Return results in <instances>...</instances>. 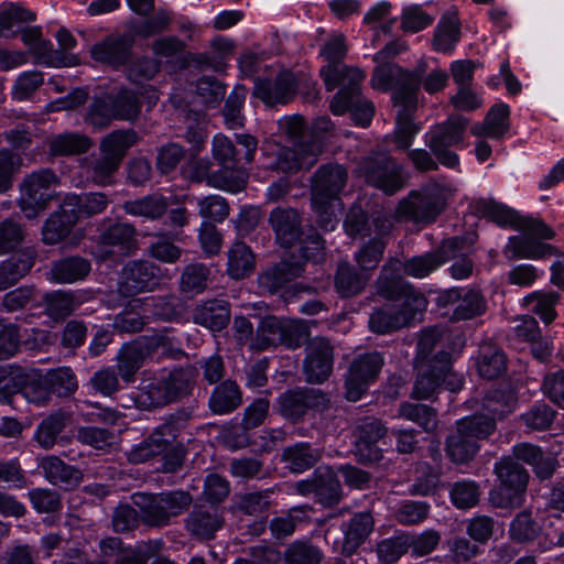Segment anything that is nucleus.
Segmentation results:
<instances>
[{
  "instance_id": "obj_1",
  "label": "nucleus",
  "mask_w": 564,
  "mask_h": 564,
  "mask_svg": "<svg viewBox=\"0 0 564 564\" xmlns=\"http://www.w3.org/2000/svg\"><path fill=\"white\" fill-rule=\"evenodd\" d=\"M448 80L449 74L446 69L441 67L430 69L424 59H421L411 70L398 64H381L375 68L371 78L375 89L392 90L394 102H406L410 107L417 106L421 89L429 95H436L446 88Z\"/></svg>"
},
{
  "instance_id": "obj_2",
  "label": "nucleus",
  "mask_w": 564,
  "mask_h": 564,
  "mask_svg": "<svg viewBox=\"0 0 564 564\" xmlns=\"http://www.w3.org/2000/svg\"><path fill=\"white\" fill-rule=\"evenodd\" d=\"M235 141L243 152L223 133L215 134L212 142L213 158L221 167L213 175V186L231 192L243 187L246 180L240 176V171L253 162L258 150V139L252 134L235 133Z\"/></svg>"
},
{
  "instance_id": "obj_3",
  "label": "nucleus",
  "mask_w": 564,
  "mask_h": 564,
  "mask_svg": "<svg viewBox=\"0 0 564 564\" xmlns=\"http://www.w3.org/2000/svg\"><path fill=\"white\" fill-rule=\"evenodd\" d=\"M348 180L347 170L337 163L323 164L312 181V207L317 224L324 230H334L337 224L336 210L343 208L340 194Z\"/></svg>"
},
{
  "instance_id": "obj_4",
  "label": "nucleus",
  "mask_w": 564,
  "mask_h": 564,
  "mask_svg": "<svg viewBox=\"0 0 564 564\" xmlns=\"http://www.w3.org/2000/svg\"><path fill=\"white\" fill-rule=\"evenodd\" d=\"M453 187L445 180H432L420 189H412L395 209L400 218L414 224L429 225L444 212Z\"/></svg>"
},
{
  "instance_id": "obj_5",
  "label": "nucleus",
  "mask_w": 564,
  "mask_h": 564,
  "mask_svg": "<svg viewBox=\"0 0 564 564\" xmlns=\"http://www.w3.org/2000/svg\"><path fill=\"white\" fill-rule=\"evenodd\" d=\"M133 503L140 509V517L150 527H165L171 519L185 512L193 502L192 495L184 490L160 494L137 492Z\"/></svg>"
},
{
  "instance_id": "obj_6",
  "label": "nucleus",
  "mask_w": 564,
  "mask_h": 564,
  "mask_svg": "<svg viewBox=\"0 0 564 564\" xmlns=\"http://www.w3.org/2000/svg\"><path fill=\"white\" fill-rule=\"evenodd\" d=\"M467 124L468 120L465 117L452 115L425 132L423 137L425 145L443 166L459 171V155L451 148L463 149Z\"/></svg>"
},
{
  "instance_id": "obj_7",
  "label": "nucleus",
  "mask_w": 564,
  "mask_h": 564,
  "mask_svg": "<svg viewBox=\"0 0 564 564\" xmlns=\"http://www.w3.org/2000/svg\"><path fill=\"white\" fill-rule=\"evenodd\" d=\"M356 174L369 186L388 196L397 194L406 184L404 166L384 152L371 153L362 158L357 164Z\"/></svg>"
},
{
  "instance_id": "obj_8",
  "label": "nucleus",
  "mask_w": 564,
  "mask_h": 564,
  "mask_svg": "<svg viewBox=\"0 0 564 564\" xmlns=\"http://www.w3.org/2000/svg\"><path fill=\"white\" fill-rule=\"evenodd\" d=\"M348 53L347 37L339 32L333 33L321 45L318 56L327 62L319 75L324 82L327 91H333L341 84L351 80L352 83H362L366 74L352 66L344 64Z\"/></svg>"
},
{
  "instance_id": "obj_9",
  "label": "nucleus",
  "mask_w": 564,
  "mask_h": 564,
  "mask_svg": "<svg viewBox=\"0 0 564 564\" xmlns=\"http://www.w3.org/2000/svg\"><path fill=\"white\" fill-rule=\"evenodd\" d=\"M194 369L176 367L153 377L141 389L143 403L158 408L176 402L188 395L193 389Z\"/></svg>"
},
{
  "instance_id": "obj_10",
  "label": "nucleus",
  "mask_w": 564,
  "mask_h": 564,
  "mask_svg": "<svg viewBox=\"0 0 564 564\" xmlns=\"http://www.w3.org/2000/svg\"><path fill=\"white\" fill-rule=\"evenodd\" d=\"M137 229L129 223L104 224L93 240L90 254L97 262H121L137 250Z\"/></svg>"
},
{
  "instance_id": "obj_11",
  "label": "nucleus",
  "mask_w": 564,
  "mask_h": 564,
  "mask_svg": "<svg viewBox=\"0 0 564 564\" xmlns=\"http://www.w3.org/2000/svg\"><path fill=\"white\" fill-rule=\"evenodd\" d=\"M189 420L191 413L186 410H177L166 416L147 438L130 451L129 460L133 464H142L164 453L176 443V438Z\"/></svg>"
},
{
  "instance_id": "obj_12",
  "label": "nucleus",
  "mask_w": 564,
  "mask_h": 564,
  "mask_svg": "<svg viewBox=\"0 0 564 564\" xmlns=\"http://www.w3.org/2000/svg\"><path fill=\"white\" fill-rule=\"evenodd\" d=\"M281 415L296 423L308 415L322 413L330 408V394L318 388L296 387L286 390L279 399Z\"/></svg>"
},
{
  "instance_id": "obj_13",
  "label": "nucleus",
  "mask_w": 564,
  "mask_h": 564,
  "mask_svg": "<svg viewBox=\"0 0 564 564\" xmlns=\"http://www.w3.org/2000/svg\"><path fill=\"white\" fill-rule=\"evenodd\" d=\"M495 474L499 486L490 492L491 502L499 508L519 505L529 480L525 468L518 460L505 457L495 464Z\"/></svg>"
},
{
  "instance_id": "obj_14",
  "label": "nucleus",
  "mask_w": 564,
  "mask_h": 564,
  "mask_svg": "<svg viewBox=\"0 0 564 564\" xmlns=\"http://www.w3.org/2000/svg\"><path fill=\"white\" fill-rule=\"evenodd\" d=\"M322 152L321 142L295 141L294 148L279 147L264 153L267 170L294 174L301 170H310L317 162Z\"/></svg>"
},
{
  "instance_id": "obj_15",
  "label": "nucleus",
  "mask_w": 564,
  "mask_h": 564,
  "mask_svg": "<svg viewBox=\"0 0 564 564\" xmlns=\"http://www.w3.org/2000/svg\"><path fill=\"white\" fill-rule=\"evenodd\" d=\"M58 177L51 169H40L26 175L20 185L19 205L24 215L31 219L42 213L53 197V187Z\"/></svg>"
},
{
  "instance_id": "obj_16",
  "label": "nucleus",
  "mask_w": 564,
  "mask_h": 564,
  "mask_svg": "<svg viewBox=\"0 0 564 564\" xmlns=\"http://www.w3.org/2000/svg\"><path fill=\"white\" fill-rule=\"evenodd\" d=\"M383 357L378 351L365 352L356 356L348 367L345 377V397L356 402L366 393L383 367Z\"/></svg>"
},
{
  "instance_id": "obj_17",
  "label": "nucleus",
  "mask_w": 564,
  "mask_h": 564,
  "mask_svg": "<svg viewBox=\"0 0 564 564\" xmlns=\"http://www.w3.org/2000/svg\"><path fill=\"white\" fill-rule=\"evenodd\" d=\"M361 84L349 80L338 86L330 101V111L335 116L349 112L356 126L366 128L375 116V106L362 96Z\"/></svg>"
},
{
  "instance_id": "obj_18",
  "label": "nucleus",
  "mask_w": 564,
  "mask_h": 564,
  "mask_svg": "<svg viewBox=\"0 0 564 564\" xmlns=\"http://www.w3.org/2000/svg\"><path fill=\"white\" fill-rule=\"evenodd\" d=\"M334 346L325 337H315L307 343L303 360V375L306 382L322 384L334 370Z\"/></svg>"
},
{
  "instance_id": "obj_19",
  "label": "nucleus",
  "mask_w": 564,
  "mask_h": 564,
  "mask_svg": "<svg viewBox=\"0 0 564 564\" xmlns=\"http://www.w3.org/2000/svg\"><path fill=\"white\" fill-rule=\"evenodd\" d=\"M387 433L388 429L376 417H366L357 424L354 444L355 455L360 463L371 464L382 459L383 453L378 443Z\"/></svg>"
},
{
  "instance_id": "obj_20",
  "label": "nucleus",
  "mask_w": 564,
  "mask_h": 564,
  "mask_svg": "<svg viewBox=\"0 0 564 564\" xmlns=\"http://www.w3.org/2000/svg\"><path fill=\"white\" fill-rule=\"evenodd\" d=\"M259 329L268 343L278 341L290 349L301 347L310 337L305 319H260Z\"/></svg>"
},
{
  "instance_id": "obj_21",
  "label": "nucleus",
  "mask_w": 564,
  "mask_h": 564,
  "mask_svg": "<svg viewBox=\"0 0 564 564\" xmlns=\"http://www.w3.org/2000/svg\"><path fill=\"white\" fill-rule=\"evenodd\" d=\"M297 82L291 70L280 72L275 78H256L253 96L267 106L285 105L296 95Z\"/></svg>"
},
{
  "instance_id": "obj_22",
  "label": "nucleus",
  "mask_w": 564,
  "mask_h": 564,
  "mask_svg": "<svg viewBox=\"0 0 564 564\" xmlns=\"http://www.w3.org/2000/svg\"><path fill=\"white\" fill-rule=\"evenodd\" d=\"M133 39L127 34H110L90 47V57L112 69H119L131 58Z\"/></svg>"
},
{
  "instance_id": "obj_23",
  "label": "nucleus",
  "mask_w": 564,
  "mask_h": 564,
  "mask_svg": "<svg viewBox=\"0 0 564 564\" xmlns=\"http://www.w3.org/2000/svg\"><path fill=\"white\" fill-rule=\"evenodd\" d=\"M465 346V338L462 334H454L452 330L440 329L437 326L427 327L422 330L416 345V359L420 364H426L433 357L432 352L447 350L451 356L460 352Z\"/></svg>"
},
{
  "instance_id": "obj_24",
  "label": "nucleus",
  "mask_w": 564,
  "mask_h": 564,
  "mask_svg": "<svg viewBox=\"0 0 564 564\" xmlns=\"http://www.w3.org/2000/svg\"><path fill=\"white\" fill-rule=\"evenodd\" d=\"M278 243L285 249L292 248L306 232L302 226V217L295 208L275 207L269 214Z\"/></svg>"
},
{
  "instance_id": "obj_25",
  "label": "nucleus",
  "mask_w": 564,
  "mask_h": 564,
  "mask_svg": "<svg viewBox=\"0 0 564 564\" xmlns=\"http://www.w3.org/2000/svg\"><path fill=\"white\" fill-rule=\"evenodd\" d=\"M224 523V512L218 507L196 505L185 519V529L197 540H212Z\"/></svg>"
},
{
  "instance_id": "obj_26",
  "label": "nucleus",
  "mask_w": 564,
  "mask_h": 564,
  "mask_svg": "<svg viewBox=\"0 0 564 564\" xmlns=\"http://www.w3.org/2000/svg\"><path fill=\"white\" fill-rule=\"evenodd\" d=\"M451 245H441L430 251L412 256L403 261L402 273L413 279H425L447 263Z\"/></svg>"
},
{
  "instance_id": "obj_27",
  "label": "nucleus",
  "mask_w": 564,
  "mask_h": 564,
  "mask_svg": "<svg viewBox=\"0 0 564 564\" xmlns=\"http://www.w3.org/2000/svg\"><path fill=\"white\" fill-rule=\"evenodd\" d=\"M375 521L369 511L355 513L348 521L341 523L344 533L340 553L344 556H351L361 544L365 543L372 532Z\"/></svg>"
},
{
  "instance_id": "obj_28",
  "label": "nucleus",
  "mask_w": 564,
  "mask_h": 564,
  "mask_svg": "<svg viewBox=\"0 0 564 564\" xmlns=\"http://www.w3.org/2000/svg\"><path fill=\"white\" fill-rule=\"evenodd\" d=\"M39 468L50 484L66 490L77 487L83 480L80 469L66 464L55 455H47L41 458Z\"/></svg>"
},
{
  "instance_id": "obj_29",
  "label": "nucleus",
  "mask_w": 564,
  "mask_h": 564,
  "mask_svg": "<svg viewBox=\"0 0 564 564\" xmlns=\"http://www.w3.org/2000/svg\"><path fill=\"white\" fill-rule=\"evenodd\" d=\"M74 210L70 206H66V199L64 198L58 210L54 212L42 227V241L45 245L59 243L69 236L78 221Z\"/></svg>"
},
{
  "instance_id": "obj_30",
  "label": "nucleus",
  "mask_w": 564,
  "mask_h": 564,
  "mask_svg": "<svg viewBox=\"0 0 564 564\" xmlns=\"http://www.w3.org/2000/svg\"><path fill=\"white\" fill-rule=\"evenodd\" d=\"M156 268L149 261H130L122 269L120 285L133 294L150 289L156 283Z\"/></svg>"
},
{
  "instance_id": "obj_31",
  "label": "nucleus",
  "mask_w": 564,
  "mask_h": 564,
  "mask_svg": "<svg viewBox=\"0 0 564 564\" xmlns=\"http://www.w3.org/2000/svg\"><path fill=\"white\" fill-rule=\"evenodd\" d=\"M304 272L300 261L283 260L259 275V286L271 294L285 289L286 284Z\"/></svg>"
},
{
  "instance_id": "obj_32",
  "label": "nucleus",
  "mask_w": 564,
  "mask_h": 564,
  "mask_svg": "<svg viewBox=\"0 0 564 564\" xmlns=\"http://www.w3.org/2000/svg\"><path fill=\"white\" fill-rule=\"evenodd\" d=\"M141 308L139 317H181L185 312V302L175 294L151 295L135 301Z\"/></svg>"
},
{
  "instance_id": "obj_33",
  "label": "nucleus",
  "mask_w": 564,
  "mask_h": 564,
  "mask_svg": "<svg viewBox=\"0 0 564 564\" xmlns=\"http://www.w3.org/2000/svg\"><path fill=\"white\" fill-rule=\"evenodd\" d=\"M509 259H544L557 253V248L532 236H511L506 246Z\"/></svg>"
},
{
  "instance_id": "obj_34",
  "label": "nucleus",
  "mask_w": 564,
  "mask_h": 564,
  "mask_svg": "<svg viewBox=\"0 0 564 564\" xmlns=\"http://www.w3.org/2000/svg\"><path fill=\"white\" fill-rule=\"evenodd\" d=\"M510 107L505 102L494 105L484 122L471 128V134L478 138L502 139L510 128Z\"/></svg>"
},
{
  "instance_id": "obj_35",
  "label": "nucleus",
  "mask_w": 564,
  "mask_h": 564,
  "mask_svg": "<svg viewBox=\"0 0 564 564\" xmlns=\"http://www.w3.org/2000/svg\"><path fill=\"white\" fill-rule=\"evenodd\" d=\"M441 245H451L447 251V262L452 261L447 271L454 280H467L473 275L475 261L470 252L464 251L466 240L463 237H451L444 239Z\"/></svg>"
},
{
  "instance_id": "obj_36",
  "label": "nucleus",
  "mask_w": 564,
  "mask_h": 564,
  "mask_svg": "<svg viewBox=\"0 0 564 564\" xmlns=\"http://www.w3.org/2000/svg\"><path fill=\"white\" fill-rule=\"evenodd\" d=\"M319 459L321 451L307 442H299L282 452V462L295 474L311 469Z\"/></svg>"
},
{
  "instance_id": "obj_37",
  "label": "nucleus",
  "mask_w": 564,
  "mask_h": 564,
  "mask_svg": "<svg viewBox=\"0 0 564 564\" xmlns=\"http://www.w3.org/2000/svg\"><path fill=\"white\" fill-rule=\"evenodd\" d=\"M35 263L34 251H23L0 263V291L7 290L28 274Z\"/></svg>"
},
{
  "instance_id": "obj_38",
  "label": "nucleus",
  "mask_w": 564,
  "mask_h": 564,
  "mask_svg": "<svg viewBox=\"0 0 564 564\" xmlns=\"http://www.w3.org/2000/svg\"><path fill=\"white\" fill-rule=\"evenodd\" d=\"M90 270L89 260L79 256H72L55 261L51 274L57 283H74L84 280Z\"/></svg>"
},
{
  "instance_id": "obj_39",
  "label": "nucleus",
  "mask_w": 564,
  "mask_h": 564,
  "mask_svg": "<svg viewBox=\"0 0 564 564\" xmlns=\"http://www.w3.org/2000/svg\"><path fill=\"white\" fill-rule=\"evenodd\" d=\"M316 501L324 507L332 508L343 499L341 484L336 473L328 466L317 468Z\"/></svg>"
},
{
  "instance_id": "obj_40",
  "label": "nucleus",
  "mask_w": 564,
  "mask_h": 564,
  "mask_svg": "<svg viewBox=\"0 0 564 564\" xmlns=\"http://www.w3.org/2000/svg\"><path fill=\"white\" fill-rule=\"evenodd\" d=\"M241 402L239 386L235 381L226 380L214 389L208 405L213 413L223 415L235 411Z\"/></svg>"
},
{
  "instance_id": "obj_41",
  "label": "nucleus",
  "mask_w": 564,
  "mask_h": 564,
  "mask_svg": "<svg viewBox=\"0 0 564 564\" xmlns=\"http://www.w3.org/2000/svg\"><path fill=\"white\" fill-rule=\"evenodd\" d=\"M66 206H70L74 214L78 218L91 217L101 214L110 204L108 195L100 192H89L80 195L67 194L65 197Z\"/></svg>"
},
{
  "instance_id": "obj_42",
  "label": "nucleus",
  "mask_w": 564,
  "mask_h": 564,
  "mask_svg": "<svg viewBox=\"0 0 564 564\" xmlns=\"http://www.w3.org/2000/svg\"><path fill=\"white\" fill-rule=\"evenodd\" d=\"M401 109L397 116L394 130V143L399 150H409L421 126L414 122V115L417 106L410 107L406 102H394Z\"/></svg>"
},
{
  "instance_id": "obj_43",
  "label": "nucleus",
  "mask_w": 564,
  "mask_h": 564,
  "mask_svg": "<svg viewBox=\"0 0 564 564\" xmlns=\"http://www.w3.org/2000/svg\"><path fill=\"white\" fill-rule=\"evenodd\" d=\"M144 358V350L140 344H124L117 354L116 371L124 382H133Z\"/></svg>"
},
{
  "instance_id": "obj_44",
  "label": "nucleus",
  "mask_w": 564,
  "mask_h": 564,
  "mask_svg": "<svg viewBox=\"0 0 564 564\" xmlns=\"http://www.w3.org/2000/svg\"><path fill=\"white\" fill-rule=\"evenodd\" d=\"M460 40V23L455 15L442 17L437 22L433 35L434 51L449 54Z\"/></svg>"
},
{
  "instance_id": "obj_45",
  "label": "nucleus",
  "mask_w": 564,
  "mask_h": 564,
  "mask_svg": "<svg viewBox=\"0 0 564 564\" xmlns=\"http://www.w3.org/2000/svg\"><path fill=\"white\" fill-rule=\"evenodd\" d=\"M479 448V444L463 433L457 426L455 432L451 433L446 438V454L455 464L469 463L477 455Z\"/></svg>"
},
{
  "instance_id": "obj_46",
  "label": "nucleus",
  "mask_w": 564,
  "mask_h": 564,
  "mask_svg": "<svg viewBox=\"0 0 564 564\" xmlns=\"http://www.w3.org/2000/svg\"><path fill=\"white\" fill-rule=\"evenodd\" d=\"M67 415L63 412H54L43 419L36 426L33 440L43 449H52L58 441L61 433L67 424Z\"/></svg>"
},
{
  "instance_id": "obj_47",
  "label": "nucleus",
  "mask_w": 564,
  "mask_h": 564,
  "mask_svg": "<svg viewBox=\"0 0 564 564\" xmlns=\"http://www.w3.org/2000/svg\"><path fill=\"white\" fill-rule=\"evenodd\" d=\"M417 377L414 382L412 397L417 400H426L433 397L441 388L438 377V364L435 361V355L426 364H421Z\"/></svg>"
},
{
  "instance_id": "obj_48",
  "label": "nucleus",
  "mask_w": 564,
  "mask_h": 564,
  "mask_svg": "<svg viewBox=\"0 0 564 564\" xmlns=\"http://www.w3.org/2000/svg\"><path fill=\"white\" fill-rule=\"evenodd\" d=\"M477 369L480 377L488 380L497 379L507 370L506 354L491 344L482 345L477 361Z\"/></svg>"
},
{
  "instance_id": "obj_49",
  "label": "nucleus",
  "mask_w": 564,
  "mask_h": 564,
  "mask_svg": "<svg viewBox=\"0 0 564 564\" xmlns=\"http://www.w3.org/2000/svg\"><path fill=\"white\" fill-rule=\"evenodd\" d=\"M368 281V275L357 271L348 262L339 263L335 275V288L343 297H349L361 292Z\"/></svg>"
},
{
  "instance_id": "obj_50",
  "label": "nucleus",
  "mask_w": 564,
  "mask_h": 564,
  "mask_svg": "<svg viewBox=\"0 0 564 564\" xmlns=\"http://www.w3.org/2000/svg\"><path fill=\"white\" fill-rule=\"evenodd\" d=\"M517 402V394L511 389H494L484 399V410L496 422L512 413Z\"/></svg>"
},
{
  "instance_id": "obj_51",
  "label": "nucleus",
  "mask_w": 564,
  "mask_h": 564,
  "mask_svg": "<svg viewBox=\"0 0 564 564\" xmlns=\"http://www.w3.org/2000/svg\"><path fill=\"white\" fill-rule=\"evenodd\" d=\"M557 412L544 401L533 403L519 416V421L531 432H545L551 430Z\"/></svg>"
},
{
  "instance_id": "obj_52",
  "label": "nucleus",
  "mask_w": 564,
  "mask_h": 564,
  "mask_svg": "<svg viewBox=\"0 0 564 564\" xmlns=\"http://www.w3.org/2000/svg\"><path fill=\"white\" fill-rule=\"evenodd\" d=\"M138 141V134L133 129L113 130L100 141V153H106L122 162L129 149Z\"/></svg>"
},
{
  "instance_id": "obj_53",
  "label": "nucleus",
  "mask_w": 564,
  "mask_h": 564,
  "mask_svg": "<svg viewBox=\"0 0 564 564\" xmlns=\"http://www.w3.org/2000/svg\"><path fill=\"white\" fill-rule=\"evenodd\" d=\"M126 214L144 217L148 219H158L167 210V202L161 195H148L135 200H128L123 204Z\"/></svg>"
},
{
  "instance_id": "obj_54",
  "label": "nucleus",
  "mask_w": 564,
  "mask_h": 564,
  "mask_svg": "<svg viewBox=\"0 0 564 564\" xmlns=\"http://www.w3.org/2000/svg\"><path fill=\"white\" fill-rule=\"evenodd\" d=\"M456 426L470 438H474L477 444L487 440L497 429L495 419L485 413L465 416L456 422Z\"/></svg>"
},
{
  "instance_id": "obj_55",
  "label": "nucleus",
  "mask_w": 564,
  "mask_h": 564,
  "mask_svg": "<svg viewBox=\"0 0 564 564\" xmlns=\"http://www.w3.org/2000/svg\"><path fill=\"white\" fill-rule=\"evenodd\" d=\"M90 147V139L78 133H61L48 143L50 152L55 156L83 154Z\"/></svg>"
},
{
  "instance_id": "obj_56",
  "label": "nucleus",
  "mask_w": 564,
  "mask_h": 564,
  "mask_svg": "<svg viewBox=\"0 0 564 564\" xmlns=\"http://www.w3.org/2000/svg\"><path fill=\"white\" fill-rule=\"evenodd\" d=\"M487 311V301L479 289H460L458 304L452 317H479Z\"/></svg>"
},
{
  "instance_id": "obj_57",
  "label": "nucleus",
  "mask_w": 564,
  "mask_h": 564,
  "mask_svg": "<svg viewBox=\"0 0 564 564\" xmlns=\"http://www.w3.org/2000/svg\"><path fill=\"white\" fill-rule=\"evenodd\" d=\"M254 268V256L243 242L235 243L228 252V273L239 280L247 276Z\"/></svg>"
},
{
  "instance_id": "obj_58",
  "label": "nucleus",
  "mask_w": 564,
  "mask_h": 564,
  "mask_svg": "<svg viewBox=\"0 0 564 564\" xmlns=\"http://www.w3.org/2000/svg\"><path fill=\"white\" fill-rule=\"evenodd\" d=\"M247 97V87L243 85H236L229 94L223 108V116L225 124L228 129L241 128L245 124V117L241 110Z\"/></svg>"
},
{
  "instance_id": "obj_59",
  "label": "nucleus",
  "mask_w": 564,
  "mask_h": 564,
  "mask_svg": "<svg viewBox=\"0 0 564 564\" xmlns=\"http://www.w3.org/2000/svg\"><path fill=\"white\" fill-rule=\"evenodd\" d=\"M409 551L408 532L382 539L376 545V553L381 564H394Z\"/></svg>"
},
{
  "instance_id": "obj_60",
  "label": "nucleus",
  "mask_w": 564,
  "mask_h": 564,
  "mask_svg": "<svg viewBox=\"0 0 564 564\" xmlns=\"http://www.w3.org/2000/svg\"><path fill=\"white\" fill-rule=\"evenodd\" d=\"M386 248L387 242L383 239L371 238L354 253V260L361 271H372L378 268Z\"/></svg>"
},
{
  "instance_id": "obj_61",
  "label": "nucleus",
  "mask_w": 564,
  "mask_h": 564,
  "mask_svg": "<svg viewBox=\"0 0 564 564\" xmlns=\"http://www.w3.org/2000/svg\"><path fill=\"white\" fill-rule=\"evenodd\" d=\"M399 414L416 423L425 432H433L437 427V413L426 404L404 402L399 408Z\"/></svg>"
},
{
  "instance_id": "obj_62",
  "label": "nucleus",
  "mask_w": 564,
  "mask_h": 564,
  "mask_svg": "<svg viewBox=\"0 0 564 564\" xmlns=\"http://www.w3.org/2000/svg\"><path fill=\"white\" fill-rule=\"evenodd\" d=\"M210 275L209 268L204 263H191L182 272L180 288L183 293L199 294L207 288Z\"/></svg>"
},
{
  "instance_id": "obj_63",
  "label": "nucleus",
  "mask_w": 564,
  "mask_h": 564,
  "mask_svg": "<svg viewBox=\"0 0 564 564\" xmlns=\"http://www.w3.org/2000/svg\"><path fill=\"white\" fill-rule=\"evenodd\" d=\"M113 119H118V117L113 107L112 95L105 94L95 97L86 113V121L95 128H105Z\"/></svg>"
},
{
  "instance_id": "obj_64",
  "label": "nucleus",
  "mask_w": 564,
  "mask_h": 564,
  "mask_svg": "<svg viewBox=\"0 0 564 564\" xmlns=\"http://www.w3.org/2000/svg\"><path fill=\"white\" fill-rule=\"evenodd\" d=\"M322 558V551L305 541H294L284 552L286 564H321Z\"/></svg>"
}]
</instances>
